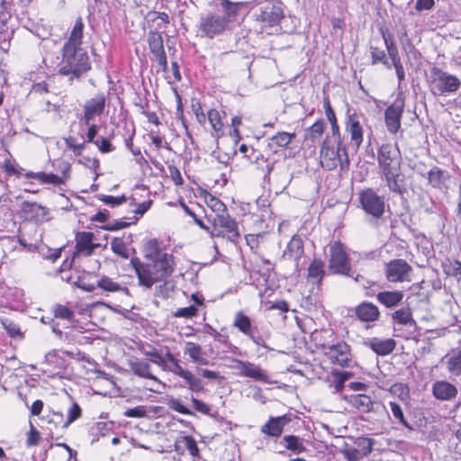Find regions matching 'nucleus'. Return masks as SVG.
Masks as SVG:
<instances>
[{
  "mask_svg": "<svg viewBox=\"0 0 461 461\" xmlns=\"http://www.w3.org/2000/svg\"><path fill=\"white\" fill-rule=\"evenodd\" d=\"M94 234L89 231L78 232L76 235V247L77 252L85 256H90L94 249L98 247L93 243Z\"/></svg>",
  "mask_w": 461,
  "mask_h": 461,
  "instance_id": "nucleus-22",
  "label": "nucleus"
},
{
  "mask_svg": "<svg viewBox=\"0 0 461 461\" xmlns=\"http://www.w3.org/2000/svg\"><path fill=\"white\" fill-rule=\"evenodd\" d=\"M295 138V133H289L285 131L278 132L271 138L272 145L279 148L287 147L293 139Z\"/></svg>",
  "mask_w": 461,
  "mask_h": 461,
  "instance_id": "nucleus-44",
  "label": "nucleus"
},
{
  "mask_svg": "<svg viewBox=\"0 0 461 461\" xmlns=\"http://www.w3.org/2000/svg\"><path fill=\"white\" fill-rule=\"evenodd\" d=\"M351 404L359 411L367 413L373 410L374 402L372 399L366 394H357L352 396Z\"/></svg>",
  "mask_w": 461,
  "mask_h": 461,
  "instance_id": "nucleus-35",
  "label": "nucleus"
},
{
  "mask_svg": "<svg viewBox=\"0 0 461 461\" xmlns=\"http://www.w3.org/2000/svg\"><path fill=\"white\" fill-rule=\"evenodd\" d=\"M168 171H169V176H170L172 181L176 185H182L184 183V180H183V177L181 176L179 169L175 166H169Z\"/></svg>",
  "mask_w": 461,
  "mask_h": 461,
  "instance_id": "nucleus-61",
  "label": "nucleus"
},
{
  "mask_svg": "<svg viewBox=\"0 0 461 461\" xmlns=\"http://www.w3.org/2000/svg\"><path fill=\"white\" fill-rule=\"evenodd\" d=\"M324 276V265L321 259H314L308 267V278L315 283H321Z\"/></svg>",
  "mask_w": 461,
  "mask_h": 461,
  "instance_id": "nucleus-36",
  "label": "nucleus"
},
{
  "mask_svg": "<svg viewBox=\"0 0 461 461\" xmlns=\"http://www.w3.org/2000/svg\"><path fill=\"white\" fill-rule=\"evenodd\" d=\"M130 367L134 375L151 379L157 383H160L158 378L151 374L150 372V365L148 362L135 360L130 362Z\"/></svg>",
  "mask_w": 461,
  "mask_h": 461,
  "instance_id": "nucleus-28",
  "label": "nucleus"
},
{
  "mask_svg": "<svg viewBox=\"0 0 461 461\" xmlns=\"http://www.w3.org/2000/svg\"><path fill=\"white\" fill-rule=\"evenodd\" d=\"M29 206L31 207L30 210L32 212H35L36 215L41 221L48 220V210L45 207H43V206H41V205H40V204H38L36 203H31V204H29Z\"/></svg>",
  "mask_w": 461,
  "mask_h": 461,
  "instance_id": "nucleus-59",
  "label": "nucleus"
},
{
  "mask_svg": "<svg viewBox=\"0 0 461 461\" xmlns=\"http://www.w3.org/2000/svg\"><path fill=\"white\" fill-rule=\"evenodd\" d=\"M208 121L212 129V136L219 139L223 135V122L221 113L216 109H211L207 113Z\"/></svg>",
  "mask_w": 461,
  "mask_h": 461,
  "instance_id": "nucleus-29",
  "label": "nucleus"
},
{
  "mask_svg": "<svg viewBox=\"0 0 461 461\" xmlns=\"http://www.w3.org/2000/svg\"><path fill=\"white\" fill-rule=\"evenodd\" d=\"M65 143L68 149L73 151V153L77 156L80 155L85 149V141L78 143L76 139L72 136H69L65 139Z\"/></svg>",
  "mask_w": 461,
  "mask_h": 461,
  "instance_id": "nucleus-49",
  "label": "nucleus"
},
{
  "mask_svg": "<svg viewBox=\"0 0 461 461\" xmlns=\"http://www.w3.org/2000/svg\"><path fill=\"white\" fill-rule=\"evenodd\" d=\"M329 270L333 274L349 276L351 270L348 255L339 241L330 244Z\"/></svg>",
  "mask_w": 461,
  "mask_h": 461,
  "instance_id": "nucleus-9",
  "label": "nucleus"
},
{
  "mask_svg": "<svg viewBox=\"0 0 461 461\" xmlns=\"http://www.w3.org/2000/svg\"><path fill=\"white\" fill-rule=\"evenodd\" d=\"M83 30V20L78 17L62 48V59L59 64V73L68 77L71 82L80 78L91 68L88 54L81 46Z\"/></svg>",
  "mask_w": 461,
  "mask_h": 461,
  "instance_id": "nucleus-1",
  "label": "nucleus"
},
{
  "mask_svg": "<svg viewBox=\"0 0 461 461\" xmlns=\"http://www.w3.org/2000/svg\"><path fill=\"white\" fill-rule=\"evenodd\" d=\"M461 86L460 79L442 69L433 67L430 69L429 88L434 95H442L447 93H454Z\"/></svg>",
  "mask_w": 461,
  "mask_h": 461,
  "instance_id": "nucleus-8",
  "label": "nucleus"
},
{
  "mask_svg": "<svg viewBox=\"0 0 461 461\" xmlns=\"http://www.w3.org/2000/svg\"><path fill=\"white\" fill-rule=\"evenodd\" d=\"M36 179L41 184H52L54 185H59L65 183V179L53 173L37 172Z\"/></svg>",
  "mask_w": 461,
  "mask_h": 461,
  "instance_id": "nucleus-43",
  "label": "nucleus"
},
{
  "mask_svg": "<svg viewBox=\"0 0 461 461\" xmlns=\"http://www.w3.org/2000/svg\"><path fill=\"white\" fill-rule=\"evenodd\" d=\"M346 131L350 135V140L352 144L357 149L361 146L364 140V130L361 124L360 115L356 113L348 114L346 122Z\"/></svg>",
  "mask_w": 461,
  "mask_h": 461,
  "instance_id": "nucleus-17",
  "label": "nucleus"
},
{
  "mask_svg": "<svg viewBox=\"0 0 461 461\" xmlns=\"http://www.w3.org/2000/svg\"><path fill=\"white\" fill-rule=\"evenodd\" d=\"M434 5V0H417L415 8L419 12L427 11L432 9Z\"/></svg>",
  "mask_w": 461,
  "mask_h": 461,
  "instance_id": "nucleus-63",
  "label": "nucleus"
},
{
  "mask_svg": "<svg viewBox=\"0 0 461 461\" xmlns=\"http://www.w3.org/2000/svg\"><path fill=\"white\" fill-rule=\"evenodd\" d=\"M285 447L294 454H301L306 451L303 440L297 436L286 435L283 438Z\"/></svg>",
  "mask_w": 461,
  "mask_h": 461,
  "instance_id": "nucleus-34",
  "label": "nucleus"
},
{
  "mask_svg": "<svg viewBox=\"0 0 461 461\" xmlns=\"http://www.w3.org/2000/svg\"><path fill=\"white\" fill-rule=\"evenodd\" d=\"M100 200L104 202L105 204L110 205L112 207L118 206L126 201V197L124 195L122 196H112V195H102Z\"/></svg>",
  "mask_w": 461,
  "mask_h": 461,
  "instance_id": "nucleus-56",
  "label": "nucleus"
},
{
  "mask_svg": "<svg viewBox=\"0 0 461 461\" xmlns=\"http://www.w3.org/2000/svg\"><path fill=\"white\" fill-rule=\"evenodd\" d=\"M371 56L373 59V63L375 64L377 62H382L386 68H391V65L388 62L384 50H379L377 48H371Z\"/></svg>",
  "mask_w": 461,
  "mask_h": 461,
  "instance_id": "nucleus-53",
  "label": "nucleus"
},
{
  "mask_svg": "<svg viewBox=\"0 0 461 461\" xmlns=\"http://www.w3.org/2000/svg\"><path fill=\"white\" fill-rule=\"evenodd\" d=\"M325 125L322 120L316 121L306 131L305 139L314 141L319 139L324 132Z\"/></svg>",
  "mask_w": 461,
  "mask_h": 461,
  "instance_id": "nucleus-42",
  "label": "nucleus"
},
{
  "mask_svg": "<svg viewBox=\"0 0 461 461\" xmlns=\"http://www.w3.org/2000/svg\"><path fill=\"white\" fill-rule=\"evenodd\" d=\"M197 307L195 305H190L188 307L179 308L173 312L174 317L177 318H192L197 314Z\"/></svg>",
  "mask_w": 461,
  "mask_h": 461,
  "instance_id": "nucleus-50",
  "label": "nucleus"
},
{
  "mask_svg": "<svg viewBox=\"0 0 461 461\" xmlns=\"http://www.w3.org/2000/svg\"><path fill=\"white\" fill-rule=\"evenodd\" d=\"M404 105L403 98L398 96L384 112L385 125L388 131L392 134H395L401 127Z\"/></svg>",
  "mask_w": 461,
  "mask_h": 461,
  "instance_id": "nucleus-13",
  "label": "nucleus"
},
{
  "mask_svg": "<svg viewBox=\"0 0 461 461\" xmlns=\"http://www.w3.org/2000/svg\"><path fill=\"white\" fill-rule=\"evenodd\" d=\"M442 362L450 375H461V349H452L442 358Z\"/></svg>",
  "mask_w": 461,
  "mask_h": 461,
  "instance_id": "nucleus-23",
  "label": "nucleus"
},
{
  "mask_svg": "<svg viewBox=\"0 0 461 461\" xmlns=\"http://www.w3.org/2000/svg\"><path fill=\"white\" fill-rule=\"evenodd\" d=\"M233 326L247 336L253 331L250 319L241 312L236 313Z\"/></svg>",
  "mask_w": 461,
  "mask_h": 461,
  "instance_id": "nucleus-38",
  "label": "nucleus"
},
{
  "mask_svg": "<svg viewBox=\"0 0 461 461\" xmlns=\"http://www.w3.org/2000/svg\"><path fill=\"white\" fill-rule=\"evenodd\" d=\"M243 376L249 377L256 381H260L264 383H267L269 378L267 373L261 369L258 366L247 362V365H243Z\"/></svg>",
  "mask_w": 461,
  "mask_h": 461,
  "instance_id": "nucleus-30",
  "label": "nucleus"
},
{
  "mask_svg": "<svg viewBox=\"0 0 461 461\" xmlns=\"http://www.w3.org/2000/svg\"><path fill=\"white\" fill-rule=\"evenodd\" d=\"M359 202L366 213L374 218H380L384 212V199L373 189L367 188L359 193Z\"/></svg>",
  "mask_w": 461,
  "mask_h": 461,
  "instance_id": "nucleus-12",
  "label": "nucleus"
},
{
  "mask_svg": "<svg viewBox=\"0 0 461 461\" xmlns=\"http://www.w3.org/2000/svg\"><path fill=\"white\" fill-rule=\"evenodd\" d=\"M206 205L211 209L212 214H219L227 211L225 204L217 197L211 194H206L204 196Z\"/></svg>",
  "mask_w": 461,
  "mask_h": 461,
  "instance_id": "nucleus-40",
  "label": "nucleus"
},
{
  "mask_svg": "<svg viewBox=\"0 0 461 461\" xmlns=\"http://www.w3.org/2000/svg\"><path fill=\"white\" fill-rule=\"evenodd\" d=\"M191 401L193 402L194 408L197 411L204 413V414H206L210 411V407L206 403L203 402L202 401H200L194 397H192Z\"/></svg>",
  "mask_w": 461,
  "mask_h": 461,
  "instance_id": "nucleus-64",
  "label": "nucleus"
},
{
  "mask_svg": "<svg viewBox=\"0 0 461 461\" xmlns=\"http://www.w3.org/2000/svg\"><path fill=\"white\" fill-rule=\"evenodd\" d=\"M143 253L146 259L149 261H158L164 255H170L160 249L159 243L157 240H148L143 247Z\"/></svg>",
  "mask_w": 461,
  "mask_h": 461,
  "instance_id": "nucleus-27",
  "label": "nucleus"
},
{
  "mask_svg": "<svg viewBox=\"0 0 461 461\" xmlns=\"http://www.w3.org/2000/svg\"><path fill=\"white\" fill-rule=\"evenodd\" d=\"M1 324L8 335L13 339H23V333L18 324L8 318H1Z\"/></svg>",
  "mask_w": 461,
  "mask_h": 461,
  "instance_id": "nucleus-41",
  "label": "nucleus"
},
{
  "mask_svg": "<svg viewBox=\"0 0 461 461\" xmlns=\"http://www.w3.org/2000/svg\"><path fill=\"white\" fill-rule=\"evenodd\" d=\"M148 43L149 50L153 54L158 66L163 71H166L167 69V60L161 33L156 31L149 32Z\"/></svg>",
  "mask_w": 461,
  "mask_h": 461,
  "instance_id": "nucleus-14",
  "label": "nucleus"
},
{
  "mask_svg": "<svg viewBox=\"0 0 461 461\" xmlns=\"http://www.w3.org/2000/svg\"><path fill=\"white\" fill-rule=\"evenodd\" d=\"M377 161L389 189L402 194L405 190L404 176L401 172L402 155L397 144H383L377 151Z\"/></svg>",
  "mask_w": 461,
  "mask_h": 461,
  "instance_id": "nucleus-2",
  "label": "nucleus"
},
{
  "mask_svg": "<svg viewBox=\"0 0 461 461\" xmlns=\"http://www.w3.org/2000/svg\"><path fill=\"white\" fill-rule=\"evenodd\" d=\"M175 450L180 454H189L193 457L198 456V447L195 440L190 436H182L175 442Z\"/></svg>",
  "mask_w": 461,
  "mask_h": 461,
  "instance_id": "nucleus-24",
  "label": "nucleus"
},
{
  "mask_svg": "<svg viewBox=\"0 0 461 461\" xmlns=\"http://www.w3.org/2000/svg\"><path fill=\"white\" fill-rule=\"evenodd\" d=\"M81 416V408L77 403H73V405L70 407V409L68 411V418L63 422L62 427L67 428L69 424H71L73 421L77 420Z\"/></svg>",
  "mask_w": 461,
  "mask_h": 461,
  "instance_id": "nucleus-51",
  "label": "nucleus"
},
{
  "mask_svg": "<svg viewBox=\"0 0 461 461\" xmlns=\"http://www.w3.org/2000/svg\"><path fill=\"white\" fill-rule=\"evenodd\" d=\"M403 296L402 291H383L376 294V299L386 308H393L402 301Z\"/></svg>",
  "mask_w": 461,
  "mask_h": 461,
  "instance_id": "nucleus-25",
  "label": "nucleus"
},
{
  "mask_svg": "<svg viewBox=\"0 0 461 461\" xmlns=\"http://www.w3.org/2000/svg\"><path fill=\"white\" fill-rule=\"evenodd\" d=\"M384 43L387 49L388 55L392 60L393 65L401 62V59L398 53V49L394 44L393 41L390 36H386L384 34Z\"/></svg>",
  "mask_w": 461,
  "mask_h": 461,
  "instance_id": "nucleus-46",
  "label": "nucleus"
},
{
  "mask_svg": "<svg viewBox=\"0 0 461 461\" xmlns=\"http://www.w3.org/2000/svg\"><path fill=\"white\" fill-rule=\"evenodd\" d=\"M30 427L31 428L26 438V446L28 447L37 446L41 438L39 431L33 427L32 423L30 424Z\"/></svg>",
  "mask_w": 461,
  "mask_h": 461,
  "instance_id": "nucleus-54",
  "label": "nucleus"
},
{
  "mask_svg": "<svg viewBox=\"0 0 461 461\" xmlns=\"http://www.w3.org/2000/svg\"><path fill=\"white\" fill-rule=\"evenodd\" d=\"M393 320L401 325H412L415 321L412 319L411 309L408 307L395 311L393 315Z\"/></svg>",
  "mask_w": 461,
  "mask_h": 461,
  "instance_id": "nucleus-39",
  "label": "nucleus"
},
{
  "mask_svg": "<svg viewBox=\"0 0 461 461\" xmlns=\"http://www.w3.org/2000/svg\"><path fill=\"white\" fill-rule=\"evenodd\" d=\"M323 355L333 364L341 367L349 366L351 361L350 347L344 341L323 343L321 345Z\"/></svg>",
  "mask_w": 461,
  "mask_h": 461,
  "instance_id": "nucleus-10",
  "label": "nucleus"
},
{
  "mask_svg": "<svg viewBox=\"0 0 461 461\" xmlns=\"http://www.w3.org/2000/svg\"><path fill=\"white\" fill-rule=\"evenodd\" d=\"M94 143L96 145L98 149L103 153H107L113 149L111 142L105 138L97 139Z\"/></svg>",
  "mask_w": 461,
  "mask_h": 461,
  "instance_id": "nucleus-60",
  "label": "nucleus"
},
{
  "mask_svg": "<svg viewBox=\"0 0 461 461\" xmlns=\"http://www.w3.org/2000/svg\"><path fill=\"white\" fill-rule=\"evenodd\" d=\"M389 405L391 407V411H392L393 417L396 420H398V421L401 424H402L403 426L409 427L408 421L406 420V419L404 417L402 407L394 402H390Z\"/></svg>",
  "mask_w": 461,
  "mask_h": 461,
  "instance_id": "nucleus-52",
  "label": "nucleus"
},
{
  "mask_svg": "<svg viewBox=\"0 0 461 461\" xmlns=\"http://www.w3.org/2000/svg\"><path fill=\"white\" fill-rule=\"evenodd\" d=\"M267 267L264 270H259V277L256 281V286L258 289V294L261 299L268 297L276 289V285L271 279V271L273 269L271 263L268 260H264Z\"/></svg>",
  "mask_w": 461,
  "mask_h": 461,
  "instance_id": "nucleus-16",
  "label": "nucleus"
},
{
  "mask_svg": "<svg viewBox=\"0 0 461 461\" xmlns=\"http://www.w3.org/2000/svg\"><path fill=\"white\" fill-rule=\"evenodd\" d=\"M105 96L104 94H97L91 99L87 100L84 105L83 121L86 125L98 115H101L105 107Z\"/></svg>",
  "mask_w": 461,
  "mask_h": 461,
  "instance_id": "nucleus-15",
  "label": "nucleus"
},
{
  "mask_svg": "<svg viewBox=\"0 0 461 461\" xmlns=\"http://www.w3.org/2000/svg\"><path fill=\"white\" fill-rule=\"evenodd\" d=\"M192 111L194 113L196 120L200 123H204L206 120V115L203 111L202 104L199 101H195L192 103Z\"/></svg>",
  "mask_w": 461,
  "mask_h": 461,
  "instance_id": "nucleus-58",
  "label": "nucleus"
},
{
  "mask_svg": "<svg viewBox=\"0 0 461 461\" xmlns=\"http://www.w3.org/2000/svg\"><path fill=\"white\" fill-rule=\"evenodd\" d=\"M432 393L438 400L449 401L456 396L457 388L449 382L437 381L433 384Z\"/></svg>",
  "mask_w": 461,
  "mask_h": 461,
  "instance_id": "nucleus-20",
  "label": "nucleus"
},
{
  "mask_svg": "<svg viewBox=\"0 0 461 461\" xmlns=\"http://www.w3.org/2000/svg\"><path fill=\"white\" fill-rule=\"evenodd\" d=\"M412 267L404 259H393L384 266L385 278L392 283L411 282Z\"/></svg>",
  "mask_w": 461,
  "mask_h": 461,
  "instance_id": "nucleus-11",
  "label": "nucleus"
},
{
  "mask_svg": "<svg viewBox=\"0 0 461 461\" xmlns=\"http://www.w3.org/2000/svg\"><path fill=\"white\" fill-rule=\"evenodd\" d=\"M291 419L287 415L270 418L260 429L263 434L273 438L281 436L284 427L290 422Z\"/></svg>",
  "mask_w": 461,
  "mask_h": 461,
  "instance_id": "nucleus-18",
  "label": "nucleus"
},
{
  "mask_svg": "<svg viewBox=\"0 0 461 461\" xmlns=\"http://www.w3.org/2000/svg\"><path fill=\"white\" fill-rule=\"evenodd\" d=\"M123 414L128 418H143L147 415V411L144 406H137L126 410Z\"/></svg>",
  "mask_w": 461,
  "mask_h": 461,
  "instance_id": "nucleus-57",
  "label": "nucleus"
},
{
  "mask_svg": "<svg viewBox=\"0 0 461 461\" xmlns=\"http://www.w3.org/2000/svg\"><path fill=\"white\" fill-rule=\"evenodd\" d=\"M96 286L104 291L114 293L127 291L126 287H123L119 283L113 281L111 277L103 276L96 283Z\"/></svg>",
  "mask_w": 461,
  "mask_h": 461,
  "instance_id": "nucleus-37",
  "label": "nucleus"
},
{
  "mask_svg": "<svg viewBox=\"0 0 461 461\" xmlns=\"http://www.w3.org/2000/svg\"><path fill=\"white\" fill-rule=\"evenodd\" d=\"M147 355L150 357V362L161 367L162 370L170 372L182 378L192 392L197 393L203 390L202 380L196 377L190 370L184 368L180 365V360L170 351H167L164 356L157 351L148 352Z\"/></svg>",
  "mask_w": 461,
  "mask_h": 461,
  "instance_id": "nucleus-4",
  "label": "nucleus"
},
{
  "mask_svg": "<svg viewBox=\"0 0 461 461\" xmlns=\"http://www.w3.org/2000/svg\"><path fill=\"white\" fill-rule=\"evenodd\" d=\"M303 253V240L297 236H293L284 251V257L298 258Z\"/></svg>",
  "mask_w": 461,
  "mask_h": 461,
  "instance_id": "nucleus-31",
  "label": "nucleus"
},
{
  "mask_svg": "<svg viewBox=\"0 0 461 461\" xmlns=\"http://www.w3.org/2000/svg\"><path fill=\"white\" fill-rule=\"evenodd\" d=\"M331 375L332 380L330 387L333 393H339L343 390L345 382L350 377L351 374L347 371H332Z\"/></svg>",
  "mask_w": 461,
  "mask_h": 461,
  "instance_id": "nucleus-33",
  "label": "nucleus"
},
{
  "mask_svg": "<svg viewBox=\"0 0 461 461\" xmlns=\"http://www.w3.org/2000/svg\"><path fill=\"white\" fill-rule=\"evenodd\" d=\"M443 176H444V172L441 169H439L438 167H433L428 172L429 183L433 187L439 188L441 186V185L443 184Z\"/></svg>",
  "mask_w": 461,
  "mask_h": 461,
  "instance_id": "nucleus-48",
  "label": "nucleus"
},
{
  "mask_svg": "<svg viewBox=\"0 0 461 461\" xmlns=\"http://www.w3.org/2000/svg\"><path fill=\"white\" fill-rule=\"evenodd\" d=\"M374 440L368 438H358L356 440L357 449L355 452H358L363 456H368L373 449Z\"/></svg>",
  "mask_w": 461,
  "mask_h": 461,
  "instance_id": "nucleus-45",
  "label": "nucleus"
},
{
  "mask_svg": "<svg viewBox=\"0 0 461 461\" xmlns=\"http://www.w3.org/2000/svg\"><path fill=\"white\" fill-rule=\"evenodd\" d=\"M131 242V236L126 240L124 238H113L111 241L112 251L122 258H129L130 253L128 244Z\"/></svg>",
  "mask_w": 461,
  "mask_h": 461,
  "instance_id": "nucleus-32",
  "label": "nucleus"
},
{
  "mask_svg": "<svg viewBox=\"0 0 461 461\" xmlns=\"http://www.w3.org/2000/svg\"><path fill=\"white\" fill-rule=\"evenodd\" d=\"M365 345L380 356H386L395 348V341L393 339L371 338L365 341Z\"/></svg>",
  "mask_w": 461,
  "mask_h": 461,
  "instance_id": "nucleus-21",
  "label": "nucleus"
},
{
  "mask_svg": "<svg viewBox=\"0 0 461 461\" xmlns=\"http://www.w3.org/2000/svg\"><path fill=\"white\" fill-rule=\"evenodd\" d=\"M182 208L184 209V211L186 212V214H188L189 216H191L194 221H195V223L203 230H209V226L204 224V222L199 219L197 217V215L187 206L185 205V203H182Z\"/></svg>",
  "mask_w": 461,
  "mask_h": 461,
  "instance_id": "nucleus-62",
  "label": "nucleus"
},
{
  "mask_svg": "<svg viewBox=\"0 0 461 461\" xmlns=\"http://www.w3.org/2000/svg\"><path fill=\"white\" fill-rule=\"evenodd\" d=\"M357 316L363 321H374L379 317L378 308L371 303H363L356 309Z\"/></svg>",
  "mask_w": 461,
  "mask_h": 461,
  "instance_id": "nucleus-26",
  "label": "nucleus"
},
{
  "mask_svg": "<svg viewBox=\"0 0 461 461\" xmlns=\"http://www.w3.org/2000/svg\"><path fill=\"white\" fill-rule=\"evenodd\" d=\"M249 4L255 20L260 23L262 29L277 26L285 17L284 5L280 0H253Z\"/></svg>",
  "mask_w": 461,
  "mask_h": 461,
  "instance_id": "nucleus-5",
  "label": "nucleus"
},
{
  "mask_svg": "<svg viewBox=\"0 0 461 461\" xmlns=\"http://www.w3.org/2000/svg\"><path fill=\"white\" fill-rule=\"evenodd\" d=\"M7 240L14 249H27L28 251H32L34 249L33 245L26 244L22 239H15L13 237L8 238Z\"/></svg>",
  "mask_w": 461,
  "mask_h": 461,
  "instance_id": "nucleus-55",
  "label": "nucleus"
},
{
  "mask_svg": "<svg viewBox=\"0 0 461 461\" xmlns=\"http://www.w3.org/2000/svg\"><path fill=\"white\" fill-rule=\"evenodd\" d=\"M53 313L56 318L69 321H72L75 316L74 312L71 309L62 304H56L53 307Z\"/></svg>",
  "mask_w": 461,
  "mask_h": 461,
  "instance_id": "nucleus-47",
  "label": "nucleus"
},
{
  "mask_svg": "<svg viewBox=\"0 0 461 461\" xmlns=\"http://www.w3.org/2000/svg\"><path fill=\"white\" fill-rule=\"evenodd\" d=\"M138 277L139 285L148 289L156 283L162 282L169 277L175 269L173 255H164L158 261L141 262L139 258L131 259Z\"/></svg>",
  "mask_w": 461,
  "mask_h": 461,
  "instance_id": "nucleus-3",
  "label": "nucleus"
},
{
  "mask_svg": "<svg viewBox=\"0 0 461 461\" xmlns=\"http://www.w3.org/2000/svg\"><path fill=\"white\" fill-rule=\"evenodd\" d=\"M184 354L188 356L190 361L199 366H208L209 359L206 357V353L203 348L194 342L187 341L185 344Z\"/></svg>",
  "mask_w": 461,
  "mask_h": 461,
  "instance_id": "nucleus-19",
  "label": "nucleus"
},
{
  "mask_svg": "<svg viewBox=\"0 0 461 461\" xmlns=\"http://www.w3.org/2000/svg\"><path fill=\"white\" fill-rule=\"evenodd\" d=\"M320 158L322 167L328 170L334 169L339 164L341 168L349 164L346 147L342 143H331L329 138L321 145Z\"/></svg>",
  "mask_w": 461,
  "mask_h": 461,
  "instance_id": "nucleus-7",
  "label": "nucleus"
},
{
  "mask_svg": "<svg viewBox=\"0 0 461 461\" xmlns=\"http://www.w3.org/2000/svg\"><path fill=\"white\" fill-rule=\"evenodd\" d=\"M205 217L212 224V227L209 226V230H206L212 238L222 237L231 242H236L240 238L238 224L230 216L228 211L219 214L206 212Z\"/></svg>",
  "mask_w": 461,
  "mask_h": 461,
  "instance_id": "nucleus-6",
  "label": "nucleus"
}]
</instances>
